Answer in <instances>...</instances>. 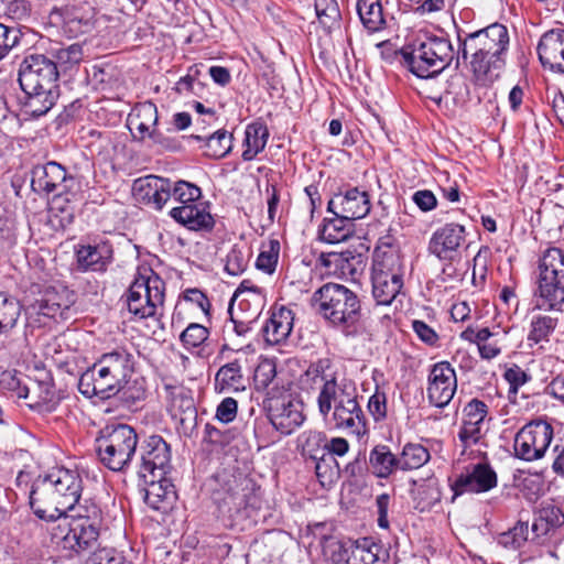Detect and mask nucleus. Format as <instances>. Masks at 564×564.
<instances>
[{"mask_svg":"<svg viewBox=\"0 0 564 564\" xmlns=\"http://www.w3.org/2000/svg\"><path fill=\"white\" fill-rule=\"evenodd\" d=\"M280 245L271 241L268 250H262L257 258L256 265L265 273H273L278 263Z\"/></svg>","mask_w":564,"mask_h":564,"instance_id":"obj_51","label":"nucleus"},{"mask_svg":"<svg viewBox=\"0 0 564 564\" xmlns=\"http://www.w3.org/2000/svg\"><path fill=\"white\" fill-rule=\"evenodd\" d=\"M197 140L205 141L206 155L213 159H221L227 155L232 147V137L225 130H218L212 135L202 137V135H192Z\"/></svg>","mask_w":564,"mask_h":564,"instance_id":"obj_39","label":"nucleus"},{"mask_svg":"<svg viewBox=\"0 0 564 564\" xmlns=\"http://www.w3.org/2000/svg\"><path fill=\"white\" fill-rule=\"evenodd\" d=\"M138 446V434L128 424H109L96 438V453L100 463L112 471H124Z\"/></svg>","mask_w":564,"mask_h":564,"instance_id":"obj_6","label":"nucleus"},{"mask_svg":"<svg viewBox=\"0 0 564 564\" xmlns=\"http://www.w3.org/2000/svg\"><path fill=\"white\" fill-rule=\"evenodd\" d=\"M31 185L35 192L56 196L74 197L79 191V182L76 177L68 174L65 167L55 161L36 165L32 171Z\"/></svg>","mask_w":564,"mask_h":564,"instance_id":"obj_12","label":"nucleus"},{"mask_svg":"<svg viewBox=\"0 0 564 564\" xmlns=\"http://www.w3.org/2000/svg\"><path fill=\"white\" fill-rule=\"evenodd\" d=\"M140 456L141 462L137 470L139 478L167 475L171 468V451L162 436H149L140 448Z\"/></svg>","mask_w":564,"mask_h":564,"instance_id":"obj_14","label":"nucleus"},{"mask_svg":"<svg viewBox=\"0 0 564 564\" xmlns=\"http://www.w3.org/2000/svg\"><path fill=\"white\" fill-rule=\"evenodd\" d=\"M351 221L340 216H335L332 219H325L319 231V238L327 243L335 245L346 241L351 236Z\"/></svg>","mask_w":564,"mask_h":564,"instance_id":"obj_37","label":"nucleus"},{"mask_svg":"<svg viewBox=\"0 0 564 564\" xmlns=\"http://www.w3.org/2000/svg\"><path fill=\"white\" fill-rule=\"evenodd\" d=\"M528 522L518 521L511 529L498 535L497 542L507 550H518L528 541Z\"/></svg>","mask_w":564,"mask_h":564,"instance_id":"obj_44","label":"nucleus"},{"mask_svg":"<svg viewBox=\"0 0 564 564\" xmlns=\"http://www.w3.org/2000/svg\"><path fill=\"white\" fill-rule=\"evenodd\" d=\"M505 379L509 382L510 389L516 392L519 387L525 384L530 380V376L520 367L513 366L506 370Z\"/></svg>","mask_w":564,"mask_h":564,"instance_id":"obj_63","label":"nucleus"},{"mask_svg":"<svg viewBox=\"0 0 564 564\" xmlns=\"http://www.w3.org/2000/svg\"><path fill=\"white\" fill-rule=\"evenodd\" d=\"M276 376V365L273 359H262L254 370V382L259 388H267Z\"/></svg>","mask_w":564,"mask_h":564,"instance_id":"obj_53","label":"nucleus"},{"mask_svg":"<svg viewBox=\"0 0 564 564\" xmlns=\"http://www.w3.org/2000/svg\"><path fill=\"white\" fill-rule=\"evenodd\" d=\"M165 297L164 281L150 268L138 271L127 292L128 311L137 318L153 317Z\"/></svg>","mask_w":564,"mask_h":564,"instance_id":"obj_9","label":"nucleus"},{"mask_svg":"<svg viewBox=\"0 0 564 564\" xmlns=\"http://www.w3.org/2000/svg\"><path fill=\"white\" fill-rule=\"evenodd\" d=\"M293 312L281 306L275 308L265 325L262 327L263 337L269 345H279L283 343L291 334L293 328Z\"/></svg>","mask_w":564,"mask_h":564,"instance_id":"obj_28","label":"nucleus"},{"mask_svg":"<svg viewBox=\"0 0 564 564\" xmlns=\"http://www.w3.org/2000/svg\"><path fill=\"white\" fill-rule=\"evenodd\" d=\"M199 75V67L197 65L191 66L187 74L176 83L175 90L181 95H192L193 84Z\"/></svg>","mask_w":564,"mask_h":564,"instance_id":"obj_62","label":"nucleus"},{"mask_svg":"<svg viewBox=\"0 0 564 564\" xmlns=\"http://www.w3.org/2000/svg\"><path fill=\"white\" fill-rule=\"evenodd\" d=\"M328 212L349 221L361 219L370 212L369 195L357 187L338 193L328 202Z\"/></svg>","mask_w":564,"mask_h":564,"instance_id":"obj_18","label":"nucleus"},{"mask_svg":"<svg viewBox=\"0 0 564 564\" xmlns=\"http://www.w3.org/2000/svg\"><path fill=\"white\" fill-rule=\"evenodd\" d=\"M554 437L553 426L544 420H533L523 425L513 440L514 456L524 462L543 458Z\"/></svg>","mask_w":564,"mask_h":564,"instance_id":"obj_10","label":"nucleus"},{"mask_svg":"<svg viewBox=\"0 0 564 564\" xmlns=\"http://www.w3.org/2000/svg\"><path fill=\"white\" fill-rule=\"evenodd\" d=\"M538 271V278L564 281V251L555 247L547 248L539 260Z\"/></svg>","mask_w":564,"mask_h":564,"instance_id":"obj_34","label":"nucleus"},{"mask_svg":"<svg viewBox=\"0 0 564 564\" xmlns=\"http://www.w3.org/2000/svg\"><path fill=\"white\" fill-rule=\"evenodd\" d=\"M268 138L267 126L259 122L248 124L245 132L243 144L246 149L242 152V159L245 161L253 160L265 148Z\"/></svg>","mask_w":564,"mask_h":564,"instance_id":"obj_35","label":"nucleus"},{"mask_svg":"<svg viewBox=\"0 0 564 564\" xmlns=\"http://www.w3.org/2000/svg\"><path fill=\"white\" fill-rule=\"evenodd\" d=\"M357 12L364 28L375 33L386 25L381 0H358Z\"/></svg>","mask_w":564,"mask_h":564,"instance_id":"obj_33","label":"nucleus"},{"mask_svg":"<svg viewBox=\"0 0 564 564\" xmlns=\"http://www.w3.org/2000/svg\"><path fill=\"white\" fill-rule=\"evenodd\" d=\"M144 486V501L153 510L166 512L176 500V491L166 475L140 478Z\"/></svg>","mask_w":564,"mask_h":564,"instance_id":"obj_20","label":"nucleus"},{"mask_svg":"<svg viewBox=\"0 0 564 564\" xmlns=\"http://www.w3.org/2000/svg\"><path fill=\"white\" fill-rule=\"evenodd\" d=\"M172 409L177 412L186 414L188 417L195 414L194 400L188 390L177 389L172 392Z\"/></svg>","mask_w":564,"mask_h":564,"instance_id":"obj_52","label":"nucleus"},{"mask_svg":"<svg viewBox=\"0 0 564 564\" xmlns=\"http://www.w3.org/2000/svg\"><path fill=\"white\" fill-rule=\"evenodd\" d=\"M350 259H355L351 252H337L332 251L327 253H322L319 257L321 263L326 268L335 267L340 268L341 270L345 269V263H348Z\"/></svg>","mask_w":564,"mask_h":564,"instance_id":"obj_57","label":"nucleus"},{"mask_svg":"<svg viewBox=\"0 0 564 564\" xmlns=\"http://www.w3.org/2000/svg\"><path fill=\"white\" fill-rule=\"evenodd\" d=\"M170 216L191 230L210 229L214 225L210 213L200 202L173 207Z\"/></svg>","mask_w":564,"mask_h":564,"instance_id":"obj_29","label":"nucleus"},{"mask_svg":"<svg viewBox=\"0 0 564 564\" xmlns=\"http://www.w3.org/2000/svg\"><path fill=\"white\" fill-rule=\"evenodd\" d=\"M209 336V330L197 323L189 324L181 334L180 339L186 348L200 346Z\"/></svg>","mask_w":564,"mask_h":564,"instance_id":"obj_50","label":"nucleus"},{"mask_svg":"<svg viewBox=\"0 0 564 564\" xmlns=\"http://www.w3.org/2000/svg\"><path fill=\"white\" fill-rule=\"evenodd\" d=\"M564 524V513L561 508L547 503L542 506L534 516L532 532L538 539L552 535Z\"/></svg>","mask_w":564,"mask_h":564,"instance_id":"obj_31","label":"nucleus"},{"mask_svg":"<svg viewBox=\"0 0 564 564\" xmlns=\"http://www.w3.org/2000/svg\"><path fill=\"white\" fill-rule=\"evenodd\" d=\"M538 306L545 311H563L564 281L538 278Z\"/></svg>","mask_w":564,"mask_h":564,"instance_id":"obj_30","label":"nucleus"},{"mask_svg":"<svg viewBox=\"0 0 564 564\" xmlns=\"http://www.w3.org/2000/svg\"><path fill=\"white\" fill-rule=\"evenodd\" d=\"M509 42L508 29L503 24L492 23L467 35L463 42V56L466 58L469 51H477L506 58Z\"/></svg>","mask_w":564,"mask_h":564,"instance_id":"obj_13","label":"nucleus"},{"mask_svg":"<svg viewBox=\"0 0 564 564\" xmlns=\"http://www.w3.org/2000/svg\"><path fill=\"white\" fill-rule=\"evenodd\" d=\"M497 486V474L487 464H477L473 470L460 475L454 482L456 495L464 492H486Z\"/></svg>","mask_w":564,"mask_h":564,"instance_id":"obj_22","label":"nucleus"},{"mask_svg":"<svg viewBox=\"0 0 564 564\" xmlns=\"http://www.w3.org/2000/svg\"><path fill=\"white\" fill-rule=\"evenodd\" d=\"M18 42L19 31L0 23V59L6 57Z\"/></svg>","mask_w":564,"mask_h":564,"instance_id":"obj_56","label":"nucleus"},{"mask_svg":"<svg viewBox=\"0 0 564 564\" xmlns=\"http://www.w3.org/2000/svg\"><path fill=\"white\" fill-rule=\"evenodd\" d=\"M538 53L544 67L564 73V30L555 29L544 33L539 42Z\"/></svg>","mask_w":564,"mask_h":564,"instance_id":"obj_23","label":"nucleus"},{"mask_svg":"<svg viewBox=\"0 0 564 564\" xmlns=\"http://www.w3.org/2000/svg\"><path fill=\"white\" fill-rule=\"evenodd\" d=\"M464 413L465 419L463 422L484 424V421L488 414V406L484 401L473 399L464 408Z\"/></svg>","mask_w":564,"mask_h":564,"instance_id":"obj_54","label":"nucleus"},{"mask_svg":"<svg viewBox=\"0 0 564 564\" xmlns=\"http://www.w3.org/2000/svg\"><path fill=\"white\" fill-rule=\"evenodd\" d=\"M19 84L25 94L24 112L37 118L47 113L58 96V70L52 58L43 54H31L19 67Z\"/></svg>","mask_w":564,"mask_h":564,"instance_id":"obj_3","label":"nucleus"},{"mask_svg":"<svg viewBox=\"0 0 564 564\" xmlns=\"http://www.w3.org/2000/svg\"><path fill=\"white\" fill-rule=\"evenodd\" d=\"M371 279L377 304H391L403 288V265L397 251L382 247L375 249Z\"/></svg>","mask_w":564,"mask_h":564,"instance_id":"obj_8","label":"nucleus"},{"mask_svg":"<svg viewBox=\"0 0 564 564\" xmlns=\"http://www.w3.org/2000/svg\"><path fill=\"white\" fill-rule=\"evenodd\" d=\"M403 58L415 76L430 78L451 65L455 51L448 39L429 36L420 41L411 52L403 53Z\"/></svg>","mask_w":564,"mask_h":564,"instance_id":"obj_7","label":"nucleus"},{"mask_svg":"<svg viewBox=\"0 0 564 564\" xmlns=\"http://www.w3.org/2000/svg\"><path fill=\"white\" fill-rule=\"evenodd\" d=\"M484 424H474L470 422H463L458 432V438L464 447L477 444L484 435Z\"/></svg>","mask_w":564,"mask_h":564,"instance_id":"obj_55","label":"nucleus"},{"mask_svg":"<svg viewBox=\"0 0 564 564\" xmlns=\"http://www.w3.org/2000/svg\"><path fill=\"white\" fill-rule=\"evenodd\" d=\"M465 241V227L446 224L436 229L429 242V251L440 260L452 261L458 256V249Z\"/></svg>","mask_w":564,"mask_h":564,"instance_id":"obj_19","label":"nucleus"},{"mask_svg":"<svg viewBox=\"0 0 564 564\" xmlns=\"http://www.w3.org/2000/svg\"><path fill=\"white\" fill-rule=\"evenodd\" d=\"M237 401L232 398L224 399L217 406L216 417L223 423L232 422L237 415Z\"/></svg>","mask_w":564,"mask_h":564,"instance_id":"obj_61","label":"nucleus"},{"mask_svg":"<svg viewBox=\"0 0 564 564\" xmlns=\"http://www.w3.org/2000/svg\"><path fill=\"white\" fill-rule=\"evenodd\" d=\"M337 430L347 431L357 436L367 432L365 413L358 401V391L352 393L345 401L330 412L328 420H324Z\"/></svg>","mask_w":564,"mask_h":564,"instance_id":"obj_16","label":"nucleus"},{"mask_svg":"<svg viewBox=\"0 0 564 564\" xmlns=\"http://www.w3.org/2000/svg\"><path fill=\"white\" fill-rule=\"evenodd\" d=\"M134 373V357L126 348H116L102 354L91 367L82 373L78 390L86 398L110 399L119 393L130 403L144 399L145 390L131 387L130 378Z\"/></svg>","mask_w":564,"mask_h":564,"instance_id":"obj_1","label":"nucleus"},{"mask_svg":"<svg viewBox=\"0 0 564 564\" xmlns=\"http://www.w3.org/2000/svg\"><path fill=\"white\" fill-rule=\"evenodd\" d=\"M21 313L19 301L0 296V333L13 328Z\"/></svg>","mask_w":564,"mask_h":564,"instance_id":"obj_48","label":"nucleus"},{"mask_svg":"<svg viewBox=\"0 0 564 564\" xmlns=\"http://www.w3.org/2000/svg\"><path fill=\"white\" fill-rule=\"evenodd\" d=\"M270 420L278 431L289 435L304 421L301 404L292 400H278L270 409Z\"/></svg>","mask_w":564,"mask_h":564,"instance_id":"obj_26","label":"nucleus"},{"mask_svg":"<svg viewBox=\"0 0 564 564\" xmlns=\"http://www.w3.org/2000/svg\"><path fill=\"white\" fill-rule=\"evenodd\" d=\"M413 332L429 346H436L440 339L437 333L425 322L415 319L412 323Z\"/></svg>","mask_w":564,"mask_h":564,"instance_id":"obj_59","label":"nucleus"},{"mask_svg":"<svg viewBox=\"0 0 564 564\" xmlns=\"http://www.w3.org/2000/svg\"><path fill=\"white\" fill-rule=\"evenodd\" d=\"M301 383L304 389L317 392L316 404L323 420H328L335 406L357 391L351 380L345 378L338 380L329 358H321L312 362L302 375Z\"/></svg>","mask_w":564,"mask_h":564,"instance_id":"obj_4","label":"nucleus"},{"mask_svg":"<svg viewBox=\"0 0 564 564\" xmlns=\"http://www.w3.org/2000/svg\"><path fill=\"white\" fill-rule=\"evenodd\" d=\"M170 199L173 198L180 205L196 204L202 196L198 186L186 181L172 182L170 180Z\"/></svg>","mask_w":564,"mask_h":564,"instance_id":"obj_43","label":"nucleus"},{"mask_svg":"<svg viewBox=\"0 0 564 564\" xmlns=\"http://www.w3.org/2000/svg\"><path fill=\"white\" fill-rule=\"evenodd\" d=\"M36 304L39 314L52 318L61 315L64 310L68 308V301L63 300L62 296L54 291L45 292L42 299L37 300Z\"/></svg>","mask_w":564,"mask_h":564,"instance_id":"obj_47","label":"nucleus"},{"mask_svg":"<svg viewBox=\"0 0 564 564\" xmlns=\"http://www.w3.org/2000/svg\"><path fill=\"white\" fill-rule=\"evenodd\" d=\"M76 260L82 271L104 272L112 260V249L108 243L80 246Z\"/></svg>","mask_w":564,"mask_h":564,"instance_id":"obj_27","label":"nucleus"},{"mask_svg":"<svg viewBox=\"0 0 564 564\" xmlns=\"http://www.w3.org/2000/svg\"><path fill=\"white\" fill-rule=\"evenodd\" d=\"M133 193L138 199L152 204L161 209L170 200V180L156 175H148L134 181Z\"/></svg>","mask_w":564,"mask_h":564,"instance_id":"obj_24","label":"nucleus"},{"mask_svg":"<svg viewBox=\"0 0 564 564\" xmlns=\"http://www.w3.org/2000/svg\"><path fill=\"white\" fill-rule=\"evenodd\" d=\"M312 305L326 321L337 327L349 328L361 318L360 300L343 284L326 283L312 296Z\"/></svg>","mask_w":564,"mask_h":564,"instance_id":"obj_5","label":"nucleus"},{"mask_svg":"<svg viewBox=\"0 0 564 564\" xmlns=\"http://www.w3.org/2000/svg\"><path fill=\"white\" fill-rule=\"evenodd\" d=\"M469 53L470 69L477 84L488 86L499 78L506 64L505 57L477 51Z\"/></svg>","mask_w":564,"mask_h":564,"instance_id":"obj_25","label":"nucleus"},{"mask_svg":"<svg viewBox=\"0 0 564 564\" xmlns=\"http://www.w3.org/2000/svg\"><path fill=\"white\" fill-rule=\"evenodd\" d=\"M62 517L65 521L87 520V522L100 523L101 510L97 503L85 499L83 502L78 500L69 508H65V512H63Z\"/></svg>","mask_w":564,"mask_h":564,"instance_id":"obj_40","label":"nucleus"},{"mask_svg":"<svg viewBox=\"0 0 564 564\" xmlns=\"http://www.w3.org/2000/svg\"><path fill=\"white\" fill-rule=\"evenodd\" d=\"M457 389L455 369L447 361L435 364L429 375L427 398L437 406H446L453 399Z\"/></svg>","mask_w":564,"mask_h":564,"instance_id":"obj_15","label":"nucleus"},{"mask_svg":"<svg viewBox=\"0 0 564 564\" xmlns=\"http://www.w3.org/2000/svg\"><path fill=\"white\" fill-rule=\"evenodd\" d=\"M326 442V435L318 431H306L299 437L302 454L313 460H325Z\"/></svg>","mask_w":564,"mask_h":564,"instance_id":"obj_38","label":"nucleus"},{"mask_svg":"<svg viewBox=\"0 0 564 564\" xmlns=\"http://www.w3.org/2000/svg\"><path fill=\"white\" fill-rule=\"evenodd\" d=\"M368 410L375 421H379L387 415V397L384 392L376 391L368 401Z\"/></svg>","mask_w":564,"mask_h":564,"instance_id":"obj_58","label":"nucleus"},{"mask_svg":"<svg viewBox=\"0 0 564 564\" xmlns=\"http://www.w3.org/2000/svg\"><path fill=\"white\" fill-rule=\"evenodd\" d=\"M51 55L57 68L66 70L83 59V47L77 43L68 46L52 47Z\"/></svg>","mask_w":564,"mask_h":564,"instance_id":"obj_45","label":"nucleus"},{"mask_svg":"<svg viewBox=\"0 0 564 564\" xmlns=\"http://www.w3.org/2000/svg\"><path fill=\"white\" fill-rule=\"evenodd\" d=\"M430 460L429 451L421 444H406L398 457L399 469H417Z\"/></svg>","mask_w":564,"mask_h":564,"instance_id":"obj_41","label":"nucleus"},{"mask_svg":"<svg viewBox=\"0 0 564 564\" xmlns=\"http://www.w3.org/2000/svg\"><path fill=\"white\" fill-rule=\"evenodd\" d=\"M315 11L321 24L328 30L338 25L341 19L336 0H315Z\"/></svg>","mask_w":564,"mask_h":564,"instance_id":"obj_46","label":"nucleus"},{"mask_svg":"<svg viewBox=\"0 0 564 564\" xmlns=\"http://www.w3.org/2000/svg\"><path fill=\"white\" fill-rule=\"evenodd\" d=\"M82 477L77 470L57 468L39 477L30 492V506L42 520L55 521L62 518L65 508L80 499Z\"/></svg>","mask_w":564,"mask_h":564,"instance_id":"obj_2","label":"nucleus"},{"mask_svg":"<svg viewBox=\"0 0 564 564\" xmlns=\"http://www.w3.org/2000/svg\"><path fill=\"white\" fill-rule=\"evenodd\" d=\"M369 466L377 477L387 478L399 469L398 457L387 445H377L369 454Z\"/></svg>","mask_w":564,"mask_h":564,"instance_id":"obj_32","label":"nucleus"},{"mask_svg":"<svg viewBox=\"0 0 564 564\" xmlns=\"http://www.w3.org/2000/svg\"><path fill=\"white\" fill-rule=\"evenodd\" d=\"M159 121L158 108L151 101L138 104L128 117V126L131 131L139 133V139H150L152 144L163 150L175 151L180 149V142L161 132L156 126Z\"/></svg>","mask_w":564,"mask_h":564,"instance_id":"obj_11","label":"nucleus"},{"mask_svg":"<svg viewBox=\"0 0 564 564\" xmlns=\"http://www.w3.org/2000/svg\"><path fill=\"white\" fill-rule=\"evenodd\" d=\"M122 560L123 557L112 550L102 549L95 552L87 564H120Z\"/></svg>","mask_w":564,"mask_h":564,"instance_id":"obj_64","label":"nucleus"},{"mask_svg":"<svg viewBox=\"0 0 564 564\" xmlns=\"http://www.w3.org/2000/svg\"><path fill=\"white\" fill-rule=\"evenodd\" d=\"M241 380V367L238 361H232L223 366L217 371L215 377V388L219 392L238 390Z\"/></svg>","mask_w":564,"mask_h":564,"instance_id":"obj_42","label":"nucleus"},{"mask_svg":"<svg viewBox=\"0 0 564 564\" xmlns=\"http://www.w3.org/2000/svg\"><path fill=\"white\" fill-rule=\"evenodd\" d=\"M555 327V318L545 315L533 316L528 334L529 346H539L540 349H544V344L549 343L550 336L553 334Z\"/></svg>","mask_w":564,"mask_h":564,"instance_id":"obj_36","label":"nucleus"},{"mask_svg":"<svg viewBox=\"0 0 564 564\" xmlns=\"http://www.w3.org/2000/svg\"><path fill=\"white\" fill-rule=\"evenodd\" d=\"M247 262L240 250L232 249L227 254V261L225 265V270L230 275H238L242 273L246 269Z\"/></svg>","mask_w":564,"mask_h":564,"instance_id":"obj_60","label":"nucleus"},{"mask_svg":"<svg viewBox=\"0 0 564 564\" xmlns=\"http://www.w3.org/2000/svg\"><path fill=\"white\" fill-rule=\"evenodd\" d=\"M68 532L63 539L64 547L82 553L97 545L100 523L87 522V520L67 521Z\"/></svg>","mask_w":564,"mask_h":564,"instance_id":"obj_21","label":"nucleus"},{"mask_svg":"<svg viewBox=\"0 0 564 564\" xmlns=\"http://www.w3.org/2000/svg\"><path fill=\"white\" fill-rule=\"evenodd\" d=\"M362 564H387L388 554L379 544L364 539L357 541Z\"/></svg>","mask_w":564,"mask_h":564,"instance_id":"obj_49","label":"nucleus"},{"mask_svg":"<svg viewBox=\"0 0 564 564\" xmlns=\"http://www.w3.org/2000/svg\"><path fill=\"white\" fill-rule=\"evenodd\" d=\"M265 304V292L250 280H243L235 291L229 307L242 317L257 321Z\"/></svg>","mask_w":564,"mask_h":564,"instance_id":"obj_17","label":"nucleus"}]
</instances>
